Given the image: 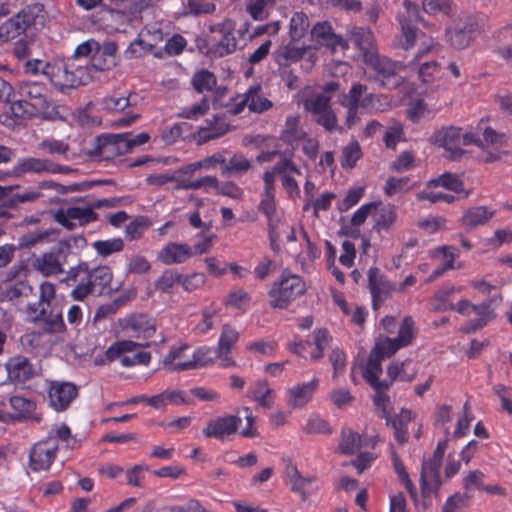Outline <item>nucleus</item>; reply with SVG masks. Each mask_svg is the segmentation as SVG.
Segmentation results:
<instances>
[{"label": "nucleus", "mask_w": 512, "mask_h": 512, "mask_svg": "<svg viewBox=\"0 0 512 512\" xmlns=\"http://www.w3.org/2000/svg\"><path fill=\"white\" fill-rule=\"evenodd\" d=\"M127 329L132 330L134 336L138 341H134L137 348L148 347L153 344L163 343L164 336L156 332L155 325L152 321L148 320L145 316H139L131 319L128 323Z\"/></svg>", "instance_id": "ddd939ff"}, {"label": "nucleus", "mask_w": 512, "mask_h": 512, "mask_svg": "<svg viewBox=\"0 0 512 512\" xmlns=\"http://www.w3.org/2000/svg\"><path fill=\"white\" fill-rule=\"evenodd\" d=\"M35 24V14L25 8L0 25V41L9 42L24 37L28 28Z\"/></svg>", "instance_id": "6e6552de"}, {"label": "nucleus", "mask_w": 512, "mask_h": 512, "mask_svg": "<svg viewBox=\"0 0 512 512\" xmlns=\"http://www.w3.org/2000/svg\"><path fill=\"white\" fill-rule=\"evenodd\" d=\"M77 395V386L70 382H53L49 389L51 405L58 411L66 409Z\"/></svg>", "instance_id": "f3484780"}, {"label": "nucleus", "mask_w": 512, "mask_h": 512, "mask_svg": "<svg viewBox=\"0 0 512 512\" xmlns=\"http://www.w3.org/2000/svg\"><path fill=\"white\" fill-rule=\"evenodd\" d=\"M33 294V287L26 281L17 282L6 291V297L9 301H19L23 298L27 299Z\"/></svg>", "instance_id": "603ef678"}, {"label": "nucleus", "mask_w": 512, "mask_h": 512, "mask_svg": "<svg viewBox=\"0 0 512 512\" xmlns=\"http://www.w3.org/2000/svg\"><path fill=\"white\" fill-rule=\"evenodd\" d=\"M388 389L389 388H383L380 386L374 388L375 395L373 397L375 406L382 410V416L387 420V422L390 421V397L385 394V391Z\"/></svg>", "instance_id": "680f3d73"}, {"label": "nucleus", "mask_w": 512, "mask_h": 512, "mask_svg": "<svg viewBox=\"0 0 512 512\" xmlns=\"http://www.w3.org/2000/svg\"><path fill=\"white\" fill-rule=\"evenodd\" d=\"M401 23V36L399 40L400 47L409 50L415 44L417 38L423 35L421 31L415 27L410 20H400Z\"/></svg>", "instance_id": "e433bc0d"}, {"label": "nucleus", "mask_w": 512, "mask_h": 512, "mask_svg": "<svg viewBox=\"0 0 512 512\" xmlns=\"http://www.w3.org/2000/svg\"><path fill=\"white\" fill-rule=\"evenodd\" d=\"M428 186H442L454 192L463 191L462 180H460L457 175L448 172L442 174L437 179L430 180Z\"/></svg>", "instance_id": "49530a36"}, {"label": "nucleus", "mask_w": 512, "mask_h": 512, "mask_svg": "<svg viewBox=\"0 0 512 512\" xmlns=\"http://www.w3.org/2000/svg\"><path fill=\"white\" fill-rule=\"evenodd\" d=\"M252 168L251 160L242 154H234L222 167V175L225 177H241Z\"/></svg>", "instance_id": "7c9ffc66"}, {"label": "nucleus", "mask_w": 512, "mask_h": 512, "mask_svg": "<svg viewBox=\"0 0 512 512\" xmlns=\"http://www.w3.org/2000/svg\"><path fill=\"white\" fill-rule=\"evenodd\" d=\"M299 116H289L286 119L285 128L282 131L281 138L287 143H292L301 139L304 135L299 128Z\"/></svg>", "instance_id": "a18cd8bd"}, {"label": "nucleus", "mask_w": 512, "mask_h": 512, "mask_svg": "<svg viewBox=\"0 0 512 512\" xmlns=\"http://www.w3.org/2000/svg\"><path fill=\"white\" fill-rule=\"evenodd\" d=\"M475 25L470 22L458 24L447 30L448 41L456 49H464L469 46Z\"/></svg>", "instance_id": "bb28decb"}, {"label": "nucleus", "mask_w": 512, "mask_h": 512, "mask_svg": "<svg viewBox=\"0 0 512 512\" xmlns=\"http://www.w3.org/2000/svg\"><path fill=\"white\" fill-rule=\"evenodd\" d=\"M96 61V59H94ZM68 80L64 81V85L68 88H76L80 85H87L93 78V71H103L104 68L100 67L96 62L91 66H80L76 61L68 59Z\"/></svg>", "instance_id": "a211bd4d"}, {"label": "nucleus", "mask_w": 512, "mask_h": 512, "mask_svg": "<svg viewBox=\"0 0 512 512\" xmlns=\"http://www.w3.org/2000/svg\"><path fill=\"white\" fill-rule=\"evenodd\" d=\"M329 361L333 366V378L335 379L346 366V355L341 349L335 348L329 355Z\"/></svg>", "instance_id": "774afa93"}, {"label": "nucleus", "mask_w": 512, "mask_h": 512, "mask_svg": "<svg viewBox=\"0 0 512 512\" xmlns=\"http://www.w3.org/2000/svg\"><path fill=\"white\" fill-rule=\"evenodd\" d=\"M33 322H43L45 330L49 333L59 332L64 327L61 309L52 304L50 307L40 306L39 313L33 316Z\"/></svg>", "instance_id": "412c9836"}, {"label": "nucleus", "mask_w": 512, "mask_h": 512, "mask_svg": "<svg viewBox=\"0 0 512 512\" xmlns=\"http://www.w3.org/2000/svg\"><path fill=\"white\" fill-rule=\"evenodd\" d=\"M311 35L318 45L325 46L332 52L336 51L338 47H341L343 50L349 48L348 42L342 36L335 34L327 22L314 25Z\"/></svg>", "instance_id": "2eb2a0df"}, {"label": "nucleus", "mask_w": 512, "mask_h": 512, "mask_svg": "<svg viewBox=\"0 0 512 512\" xmlns=\"http://www.w3.org/2000/svg\"><path fill=\"white\" fill-rule=\"evenodd\" d=\"M58 445L53 442V437L48 435L44 440L37 442L29 455V466L33 471L47 470L53 463Z\"/></svg>", "instance_id": "f8f14e48"}, {"label": "nucleus", "mask_w": 512, "mask_h": 512, "mask_svg": "<svg viewBox=\"0 0 512 512\" xmlns=\"http://www.w3.org/2000/svg\"><path fill=\"white\" fill-rule=\"evenodd\" d=\"M208 348H200L193 354V359L185 362H178L172 367L174 370H191L203 367L212 363V359L207 357L209 354Z\"/></svg>", "instance_id": "58836bf2"}, {"label": "nucleus", "mask_w": 512, "mask_h": 512, "mask_svg": "<svg viewBox=\"0 0 512 512\" xmlns=\"http://www.w3.org/2000/svg\"><path fill=\"white\" fill-rule=\"evenodd\" d=\"M318 387V380L313 379L308 383L294 386L287 391V403L292 408L305 406L312 398L313 393Z\"/></svg>", "instance_id": "4be33fe9"}, {"label": "nucleus", "mask_w": 512, "mask_h": 512, "mask_svg": "<svg viewBox=\"0 0 512 512\" xmlns=\"http://www.w3.org/2000/svg\"><path fill=\"white\" fill-rule=\"evenodd\" d=\"M423 9L429 14H436L438 12L450 15L454 4L451 0H423Z\"/></svg>", "instance_id": "052dcab7"}, {"label": "nucleus", "mask_w": 512, "mask_h": 512, "mask_svg": "<svg viewBox=\"0 0 512 512\" xmlns=\"http://www.w3.org/2000/svg\"><path fill=\"white\" fill-rule=\"evenodd\" d=\"M6 370L8 378L14 383H25L35 374L32 364L23 356L10 358L6 363Z\"/></svg>", "instance_id": "6ab92c4d"}, {"label": "nucleus", "mask_w": 512, "mask_h": 512, "mask_svg": "<svg viewBox=\"0 0 512 512\" xmlns=\"http://www.w3.org/2000/svg\"><path fill=\"white\" fill-rule=\"evenodd\" d=\"M361 157V148L357 141L350 142L342 150L341 164L344 168H353Z\"/></svg>", "instance_id": "3c124183"}, {"label": "nucleus", "mask_w": 512, "mask_h": 512, "mask_svg": "<svg viewBox=\"0 0 512 512\" xmlns=\"http://www.w3.org/2000/svg\"><path fill=\"white\" fill-rule=\"evenodd\" d=\"M148 226H149V221L146 217H143V216L137 217L135 220H133L131 223H129L126 226V229H125L126 239H128L130 241L139 239L142 236L144 230L146 228H148Z\"/></svg>", "instance_id": "bf43d9fd"}, {"label": "nucleus", "mask_w": 512, "mask_h": 512, "mask_svg": "<svg viewBox=\"0 0 512 512\" xmlns=\"http://www.w3.org/2000/svg\"><path fill=\"white\" fill-rule=\"evenodd\" d=\"M276 0H248L246 9L254 20L262 21L268 16V9L272 8Z\"/></svg>", "instance_id": "37998d69"}, {"label": "nucleus", "mask_w": 512, "mask_h": 512, "mask_svg": "<svg viewBox=\"0 0 512 512\" xmlns=\"http://www.w3.org/2000/svg\"><path fill=\"white\" fill-rule=\"evenodd\" d=\"M98 214L92 211L89 204L84 207L71 206L66 209L60 208L53 213L54 220L68 230H74L78 221L79 226H85L98 220Z\"/></svg>", "instance_id": "9d476101"}, {"label": "nucleus", "mask_w": 512, "mask_h": 512, "mask_svg": "<svg viewBox=\"0 0 512 512\" xmlns=\"http://www.w3.org/2000/svg\"><path fill=\"white\" fill-rule=\"evenodd\" d=\"M239 333L230 325L225 324L219 338L218 350L231 351L233 345L238 341Z\"/></svg>", "instance_id": "5fc2aeb1"}, {"label": "nucleus", "mask_w": 512, "mask_h": 512, "mask_svg": "<svg viewBox=\"0 0 512 512\" xmlns=\"http://www.w3.org/2000/svg\"><path fill=\"white\" fill-rule=\"evenodd\" d=\"M313 118L317 124L321 125L329 132L341 130L338 126L337 116L331 107L324 110L322 113L314 115Z\"/></svg>", "instance_id": "6e6d98bb"}, {"label": "nucleus", "mask_w": 512, "mask_h": 512, "mask_svg": "<svg viewBox=\"0 0 512 512\" xmlns=\"http://www.w3.org/2000/svg\"><path fill=\"white\" fill-rule=\"evenodd\" d=\"M69 255V243L58 241L49 251L33 260V268L45 277L64 273L63 265Z\"/></svg>", "instance_id": "423d86ee"}, {"label": "nucleus", "mask_w": 512, "mask_h": 512, "mask_svg": "<svg viewBox=\"0 0 512 512\" xmlns=\"http://www.w3.org/2000/svg\"><path fill=\"white\" fill-rule=\"evenodd\" d=\"M364 63L375 71L374 79L379 81L381 86L392 89L401 84L398 73L405 68L404 64L381 56L378 52L368 54V59H365Z\"/></svg>", "instance_id": "39448f33"}, {"label": "nucleus", "mask_w": 512, "mask_h": 512, "mask_svg": "<svg viewBox=\"0 0 512 512\" xmlns=\"http://www.w3.org/2000/svg\"><path fill=\"white\" fill-rule=\"evenodd\" d=\"M447 444V439L439 442L432 457L428 460H424L422 463L420 485L421 493L424 498H429L431 496L438 497V493L442 485L440 467Z\"/></svg>", "instance_id": "7ed1b4c3"}, {"label": "nucleus", "mask_w": 512, "mask_h": 512, "mask_svg": "<svg viewBox=\"0 0 512 512\" xmlns=\"http://www.w3.org/2000/svg\"><path fill=\"white\" fill-rule=\"evenodd\" d=\"M272 170L280 177L287 174H301L295 163L283 153L282 156H280V160L274 165Z\"/></svg>", "instance_id": "69168bd1"}, {"label": "nucleus", "mask_w": 512, "mask_h": 512, "mask_svg": "<svg viewBox=\"0 0 512 512\" xmlns=\"http://www.w3.org/2000/svg\"><path fill=\"white\" fill-rule=\"evenodd\" d=\"M471 495L455 493L447 499L443 506V512H460L462 507L468 505Z\"/></svg>", "instance_id": "0e129e2a"}, {"label": "nucleus", "mask_w": 512, "mask_h": 512, "mask_svg": "<svg viewBox=\"0 0 512 512\" xmlns=\"http://www.w3.org/2000/svg\"><path fill=\"white\" fill-rule=\"evenodd\" d=\"M413 325L414 322L412 317H405L399 328L398 336L395 338L380 336L371 352L375 353V355H378L382 359L385 357H391L399 349L408 346L412 342L414 337Z\"/></svg>", "instance_id": "0eeeda50"}, {"label": "nucleus", "mask_w": 512, "mask_h": 512, "mask_svg": "<svg viewBox=\"0 0 512 512\" xmlns=\"http://www.w3.org/2000/svg\"><path fill=\"white\" fill-rule=\"evenodd\" d=\"M274 392L269 387L267 381L260 380L256 382L255 388L253 391V399L258 402V404L266 409H270L273 405Z\"/></svg>", "instance_id": "ea45409f"}, {"label": "nucleus", "mask_w": 512, "mask_h": 512, "mask_svg": "<svg viewBox=\"0 0 512 512\" xmlns=\"http://www.w3.org/2000/svg\"><path fill=\"white\" fill-rule=\"evenodd\" d=\"M182 281V275L178 272L167 269L165 270L160 278L156 281L155 287L162 292L168 293L171 291L172 287L176 282Z\"/></svg>", "instance_id": "864d4df0"}, {"label": "nucleus", "mask_w": 512, "mask_h": 512, "mask_svg": "<svg viewBox=\"0 0 512 512\" xmlns=\"http://www.w3.org/2000/svg\"><path fill=\"white\" fill-rule=\"evenodd\" d=\"M434 145L445 149V157L451 160H458L464 154L462 146L475 144L481 149H485L482 140L473 133L462 134L461 129L455 127L442 128L436 131L431 137Z\"/></svg>", "instance_id": "f257e3e1"}, {"label": "nucleus", "mask_w": 512, "mask_h": 512, "mask_svg": "<svg viewBox=\"0 0 512 512\" xmlns=\"http://www.w3.org/2000/svg\"><path fill=\"white\" fill-rule=\"evenodd\" d=\"M138 344H134L132 340H121L110 346L106 350V358L109 362L121 359L126 352H132L137 349Z\"/></svg>", "instance_id": "8fccbe9b"}, {"label": "nucleus", "mask_w": 512, "mask_h": 512, "mask_svg": "<svg viewBox=\"0 0 512 512\" xmlns=\"http://www.w3.org/2000/svg\"><path fill=\"white\" fill-rule=\"evenodd\" d=\"M73 169L54 163L50 159L25 157L18 160L13 168L15 177H22L26 173H70Z\"/></svg>", "instance_id": "1a4fd4ad"}, {"label": "nucleus", "mask_w": 512, "mask_h": 512, "mask_svg": "<svg viewBox=\"0 0 512 512\" xmlns=\"http://www.w3.org/2000/svg\"><path fill=\"white\" fill-rule=\"evenodd\" d=\"M240 422L241 418L235 415L218 417L208 422L203 433L208 438L213 437L222 440L227 436L235 434Z\"/></svg>", "instance_id": "4468645a"}, {"label": "nucleus", "mask_w": 512, "mask_h": 512, "mask_svg": "<svg viewBox=\"0 0 512 512\" xmlns=\"http://www.w3.org/2000/svg\"><path fill=\"white\" fill-rule=\"evenodd\" d=\"M369 289L371 295L387 298L394 289L393 285L385 279L376 267H372L368 271Z\"/></svg>", "instance_id": "c756f323"}, {"label": "nucleus", "mask_w": 512, "mask_h": 512, "mask_svg": "<svg viewBox=\"0 0 512 512\" xmlns=\"http://www.w3.org/2000/svg\"><path fill=\"white\" fill-rule=\"evenodd\" d=\"M412 419V412L410 410L403 409L399 415L393 419L390 418V421L387 422L388 424L391 423L395 431V437L400 444H404L408 440V432L406 426L412 421Z\"/></svg>", "instance_id": "f704fd0d"}, {"label": "nucleus", "mask_w": 512, "mask_h": 512, "mask_svg": "<svg viewBox=\"0 0 512 512\" xmlns=\"http://www.w3.org/2000/svg\"><path fill=\"white\" fill-rule=\"evenodd\" d=\"M59 235L58 229H47L44 231L28 232L22 235L18 240V248L30 250L39 246L48 244Z\"/></svg>", "instance_id": "5701e85b"}, {"label": "nucleus", "mask_w": 512, "mask_h": 512, "mask_svg": "<svg viewBox=\"0 0 512 512\" xmlns=\"http://www.w3.org/2000/svg\"><path fill=\"white\" fill-rule=\"evenodd\" d=\"M275 175L273 170L266 171L263 175L264 179V198L259 204V210L263 212L266 216H270L276 212V203H275Z\"/></svg>", "instance_id": "cd10ccee"}, {"label": "nucleus", "mask_w": 512, "mask_h": 512, "mask_svg": "<svg viewBox=\"0 0 512 512\" xmlns=\"http://www.w3.org/2000/svg\"><path fill=\"white\" fill-rule=\"evenodd\" d=\"M87 281L96 294H102L104 289L110 286L112 272L106 266L97 267L88 273Z\"/></svg>", "instance_id": "2f4dec72"}, {"label": "nucleus", "mask_w": 512, "mask_h": 512, "mask_svg": "<svg viewBox=\"0 0 512 512\" xmlns=\"http://www.w3.org/2000/svg\"><path fill=\"white\" fill-rule=\"evenodd\" d=\"M102 108L108 112H120L130 106L129 97L106 96L100 102Z\"/></svg>", "instance_id": "4d7b16f0"}, {"label": "nucleus", "mask_w": 512, "mask_h": 512, "mask_svg": "<svg viewBox=\"0 0 512 512\" xmlns=\"http://www.w3.org/2000/svg\"><path fill=\"white\" fill-rule=\"evenodd\" d=\"M330 101L331 95H328L326 92H321L306 99L304 107L314 116L330 108Z\"/></svg>", "instance_id": "a19ab883"}, {"label": "nucleus", "mask_w": 512, "mask_h": 512, "mask_svg": "<svg viewBox=\"0 0 512 512\" xmlns=\"http://www.w3.org/2000/svg\"><path fill=\"white\" fill-rule=\"evenodd\" d=\"M246 95L248 98V108L252 112L262 113L272 107V102L262 96L259 85L251 87L246 92Z\"/></svg>", "instance_id": "c9c22d12"}, {"label": "nucleus", "mask_w": 512, "mask_h": 512, "mask_svg": "<svg viewBox=\"0 0 512 512\" xmlns=\"http://www.w3.org/2000/svg\"><path fill=\"white\" fill-rule=\"evenodd\" d=\"M362 446L361 437L352 430H343L341 434L339 450L343 454L352 455L357 453Z\"/></svg>", "instance_id": "4c0bfd02"}, {"label": "nucleus", "mask_w": 512, "mask_h": 512, "mask_svg": "<svg viewBox=\"0 0 512 512\" xmlns=\"http://www.w3.org/2000/svg\"><path fill=\"white\" fill-rule=\"evenodd\" d=\"M234 30L235 23L230 19L211 25L206 38L207 55L220 58L233 53L237 48V40L233 34Z\"/></svg>", "instance_id": "f03ea898"}, {"label": "nucleus", "mask_w": 512, "mask_h": 512, "mask_svg": "<svg viewBox=\"0 0 512 512\" xmlns=\"http://www.w3.org/2000/svg\"><path fill=\"white\" fill-rule=\"evenodd\" d=\"M94 249L101 256H108L114 252H119L123 249L124 243L122 239L115 238L111 240L96 241L93 243Z\"/></svg>", "instance_id": "13d9d810"}, {"label": "nucleus", "mask_w": 512, "mask_h": 512, "mask_svg": "<svg viewBox=\"0 0 512 512\" xmlns=\"http://www.w3.org/2000/svg\"><path fill=\"white\" fill-rule=\"evenodd\" d=\"M395 208L391 205L381 207L375 215L374 229L377 231L387 230L396 222Z\"/></svg>", "instance_id": "79ce46f5"}, {"label": "nucleus", "mask_w": 512, "mask_h": 512, "mask_svg": "<svg viewBox=\"0 0 512 512\" xmlns=\"http://www.w3.org/2000/svg\"><path fill=\"white\" fill-rule=\"evenodd\" d=\"M193 256V250L186 244L170 242L158 254V260L166 265L180 264Z\"/></svg>", "instance_id": "aec40b11"}, {"label": "nucleus", "mask_w": 512, "mask_h": 512, "mask_svg": "<svg viewBox=\"0 0 512 512\" xmlns=\"http://www.w3.org/2000/svg\"><path fill=\"white\" fill-rule=\"evenodd\" d=\"M368 91V87L365 84L355 82L352 84L349 93L344 95V99L341 101V105L347 108L346 126L351 128L358 121V113L361 109L360 97Z\"/></svg>", "instance_id": "dca6fc26"}, {"label": "nucleus", "mask_w": 512, "mask_h": 512, "mask_svg": "<svg viewBox=\"0 0 512 512\" xmlns=\"http://www.w3.org/2000/svg\"><path fill=\"white\" fill-rule=\"evenodd\" d=\"M9 403L15 410V414L10 415V418L13 420H19L22 417H25L26 414L30 413L35 408L34 402L19 396L10 397Z\"/></svg>", "instance_id": "09e8293b"}, {"label": "nucleus", "mask_w": 512, "mask_h": 512, "mask_svg": "<svg viewBox=\"0 0 512 512\" xmlns=\"http://www.w3.org/2000/svg\"><path fill=\"white\" fill-rule=\"evenodd\" d=\"M309 27L308 17L302 13H295L290 21V36L293 41L300 40Z\"/></svg>", "instance_id": "de8ad7c7"}, {"label": "nucleus", "mask_w": 512, "mask_h": 512, "mask_svg": "<svg viewBox=\"0 0 512 512\" xmlns=\"http://www.w3.org/2000/svg\"><path fill=\"white\" fill-rule=\"evenodd\" d=\"M189 14L199 16L201 14H212L216 6L206 0H188Z\"/></svg>", "instance_id": "338daca9"}, {"label": "nucleus", "mask_w": 512, "mask_h": 512, "mask_svg": "<svg viewBox=\"0 0 512 512\" xmlns=\"http://www.w3.org/2000/svg\"><path fill=\"white\" fill-rule=\"evenodd\" d=\"M192 84L197 92L211 91L216 85V77L208 70H201L194 74Z\"/></svg>", "instance_id": "c03bdc74"}, {"label": "nucleus", "mask_w": 512, "mask_h": 512, "mask_svg": "<svg viewBox=\"0 0 512 512\" xmlns=\"http://www.w3.org/2000/svg\"><path fill=\"white\" fill-rule=\"evenodd\" d=\"M286 476L292 492L298 493L303 501L309 498L305 490L304 476L301 475L297 466L290 462L286 467Z\"/></svg>", "instance_id": "72a5a7b5"}, {"label": "nucleus", "mask_w": 512, "mask_h": 512, "mask_svg": "<svg viewBox=\"0 0 512 512\" xmlns=\"http://www.w3.org/2000/svg\"><path fill=\"white\" fill-rule=\"evenodd\" d=\"M306 292L305 282L296 274H283L279 282H275L269 291L270 306L275 309H286L298 296Z\"/></svg>", "instance_id": "20e7f679"}, {"label": "nucleus", "mask_w": 512, "mask_h": 512, "mask_svg": "<svg viewBox=\"0 0 512 512\" xmlns=\"http://www.w3.org/2000/svg\"><path fill=\"white\" fill-rule=\"evenodd\" d=\"M125 134H109L96 138V145L88 152L90 156H100L105 160L128 153Z\"/></svg>", "instance_id": "9b49d317"}, {"label": "nucleus", "mask_w": 512, "mask_h": 512, "mask_svg": "<svg viewBox=\"0 0 512 512\" xmlns=\"http://www.w3.org/2000/svg\"><path fill=\"white\" fill-rule=\"evenodd\" d=\"M20 93L22 96L32 101V103H30L32 108L41 110L49 107L46 97V88L42 84L24 82L20 86Z\"/></svg>", "instance_id": "a878e982"}, {"label": "nucleus", "mask_w": 512, "mask_h": 512, "mask_svg": "<svg viewBox=\"0 0 512 512\" xmlns=\"http://www.w3.org/2000/svg\"><path fill=\"white\" fill-rule=\"evenodd\" d=\"M350 39L354 43V45L361 51L363 61L368 59V54H374L377 52L375 47L374 35L371 30L362 28V27H354L350 31Z\"/></svg>", "instance_id": "b1692460"}, {"label": "nucleus", "mask_w": 512, "mask_h": 512, "mask_svg": "<svg viewBox=\"0 0 512 512\" xmlns=\"http://www.w3.org/2000/svg\"><path fill=\"white\" fill-rule=\"evenodd\" d=\"M208 126L199 129V136L203 142L221 137L228 131V125L220 116H215L213 121H206Z\"/></svg>", "instance_id": "473e14b6"}, {"label": "nucleus", "mask_w": 512, "mask_h": 512, "mask_svg": "<svg viewBox=\"0 0 512 512\" xmlns=\"http://www.w3.org/2000/svg\"><path fill=\"white\" fill-rule=\"evenodd\" d=\"M484 473L480 470L469 471L467 475L463 478L462 484L464 488V493L467 495H471V491L473 488L482 489Z\"/></svg>", "instance_id": "e2e57ef3"}, {"label": "nucleus", "mask_w": 512, "mask_h": 512, "mask_svg": "<svg viewBox=\"0 0 512 512\" xmlns=\"http://www.w3.org/2000/svg\"><path fill=\"white\" fill-rule=\"evenodd\" d=\"M495 214L494 210L485 206H475L467 209L461 217V225L468 230L486 224Z\"/></svg>", "instance_id": "393cba45"}, {"label": "nucleus", "mask_w": 512, "mask_h": 512, "mask_svg": "<svg viewBox=\"0 0 512 512\" xmlns=\"http://www.w3.org/2000/svg\"><path fill=\"white\" fill-rule=\"evenodd\" d=\"M383 359L380 358L378 355H375V353L371 352L368 363L366 366L365 371L363 372L364 379L373 387H383V388H390L391 382L388 381H380L379 375L382 373V367H381V361Z\"/></svg>", "instance_id": "c85d7f7f"}]
</instances>
